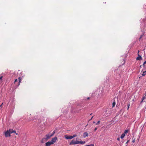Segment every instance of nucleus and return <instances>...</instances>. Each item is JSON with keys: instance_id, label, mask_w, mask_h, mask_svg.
<instances>
[{"instance_id": "nucleus-13", "label": "nucleus", "mask_w": 146, "mask_h": 146, "mask_svg": "<svg viewBox=\"0 0 146 146\" xmlns=\"http://www.w3.org/2000/svg\"><path fill=\"white\" fill-rule=\"evenodd\" d=\"M146 72V71L143 72V73L142 74V75L143 76H145L146 75V74H145Z\"/></svg>"}, {"instance_id": "nucleus-30", "label": "nucleus", "mask_w": 146, "mask_h": 146, "mask_svg": "<svg viewBox=\"0 0 146 146\" xmlns=\"http://www.w3.org/2000/svg\"><path fill=\"white\" fill-rule=\"evenodd\" d=\"M129 140H128V141H127V142H126V144L127 143H128V142H129Z\"/></svg>"}, {"instance_id": "nucleus-22", "label": "nucleus", "mask_w": 146, "mask_h": 146, "mask_svg": "<svg viewBox=\"0 0 146 146\" xmlns=\"http://www.w3.org/2000/svg\"><path fill=\"white\" fill-rule=\"evenodd\" d=\"M100 121H98L96 123V124L98 125L100 123Z\"/></svg>"}, {"instance_id": "nucleus-34", "label": "nucleus", "mask_w": 146, "mask_h": 146, "mask_svg": "<svg viewBox=\"0 0 146 146\" xmlns=\"http://www.w3.org/2000/svg\"><path fill=\"white\" fill-rule=\"evenodd\" d=\"M3 103H2V104H1V105L0 106V107L2 105Z\"/></svg>"}, {"instance_id": "nucleus-28", "label": "nucleus", "mask_w": 146, "mask_h": 146, "mask_svg": "<svg viewBox=\"0 0 146 146\" xmlns=\"http://www.w3.org/2000/svg\"><path fill=\"white\" fill-rule=\"evenodd\" d=\"M93 116H92V118H91V119H90L89 120V121H90V120H91L92 119V118H93Z\"/></svg>"}, {"instance_id": "nucleus-18", "label": "nucleus", "mask_w": 146, "mask_h": 146, "mask_svg": "<svg viewBox=\"0 0 146 146\" xmlns=\"http://www.w3.org/2000/svg\"><path fill=\"white\" fill-rule=\"evenodd\" d=\"M128 130H125L124 131V133H125V134H126L127 132H128Z\"/></svg>"}, {"instance_id": "nucleus-5", "label": "nucleus", "mask_w": 146, "mask_h": 146, "mask_svg": "<svg viewBox=\"0 0 146 146\" xmlns=\"http://www.w3.org/2000/svg\"><path fill=\"white\" fill-rule=\"evenodd\" d=\"M138 56L136 58L137 60H142V57L139 54H138Z\"/></svg>"}, {"instance_id": "nucleus-15", "label": "nucleus", "mask_w": 146, "mask_h": 146, "mask_svg": "<svg viewBox=\"0 0 146 146\" xmlns=\"http://www.w3.org/2000/svg\"><path fill=\"white\" fill-rule=\"evenodd\" d=\"M75 143H74V144H75V145L79 143V141H76Z\"/></svg>"}, {"instance_id": "nucleus-31", "label": "nucleus", "mask_w": 146, "mask_h": 146, "mask_svg": "<svg viewBox=\"0 0 146 146\" xmlns=\"http://www.w3.org/2000/svg\"><path fill=\"white\" fill-rule=\"evenodd\" d=\"M87 100H89V99H90V97H88V98H87Z\"/></svg>"}, {"instance_id": "nucleus-24", "label": "nucleus", "mask_w": 146, "mask_h": 146, "mask_svg": "<svg viewBox=\"0 0 146 146\" xmlns=\"http://www.w3.org/2000/svg\"><path fill=\"white\" fill-rule=\"evenodd\" d=\"M18 80H17V79H16L15 80V81H14V82L15 83L16 82H17V81Z\"/></svg>"}, {"instance_id": "nucleus-26", "label": "nucleus", "mask_w": 146, "mask_h": 146, "mask_svg": "<svg viewBox=\"0 0 146 146\" xmlns=\"http://www.w3.org/2000/svg\"><path fill=\"white\" fill-rule=\"evenodd\" d=\"M117 140L118 141H120V138H119V137H118V138H117Z\"/></svg>"}, {"instance_id": "nucleus-16", "label": "nucleus", "mask_w": 146, "mask_h": 146, "mask_svg": "<svg viewBox=\"0 0 146 146\" xmlns=\"http://www.w3.org/2000/svg\"><path fill=\"white\" fill-rule=\"evenodd\" d=\"M145 64H146V60L144 62L143 64V67H145Z\"/></svg>"}, {"instance_id": "nucleus-25", "label": "nucleus", "mask_w": 146, "mask_h": 146, "mask_svg": "<svg viewBox=\"0 0 146 146\" xmlns=\"http://www.w3.org/2000/svg\"><path fill=\"white\" fill-rule=\"evenodd\" d=\"M97 127H96V128H95L94 129V131H96L97 130Z\"/></svg>"}, {"instance_id": "nucleus-4", "label": "nucleus", "mask_w": 146, "mask_h": 146, "mask_svg": "<svg viewBox=\"0 0 146 146\" xmlns=\"http://www.w3.org/2000/svg\"><path fill=\"white\" fill-rule=\"evenodd\" d=\"M64 137H65V138L66 139H72V136H68V135H65Z\"/></svg>"}, {"instance_id": "nucleus-12", "label": "nucleus", "mask_w": 146, "mask_h": 146, "mask_svg": "<svg viewBox=\"0 0 146 146\" xmlns=\"http://www.w3.org/2000/svg\"><path fill=\"white\" fill-rule=\"evenodd\" d=\"M115 104H116L115 102L114 101L112 103V108L114 107L115 106Z\"/></svg>"}, {"instance_id": "nucleus-14", "label": "nucleus", "mask_w": 146, "mask_h": 146, "mask_svg": "<svg viewBox=\"0 0 146 146\" xmlns=\"http://www.w3.org/2000/svg\"><path fill=\"white\" fill-rule=\"evenodd\" d=\"M18 79H19V85L20 83V82H21V78L20 77H19L18 78Z\"/></svg>"}, {"instance_id": "nucleus-29", "label": "nucleus", "mask_w": 146, "mask_h": 146, "mask_svg": "<svg viewBox=\"0 0 146 146\" xmlns=\"http://www.w3.org/2000/svg\"><path fill=\"white\" fill-rule=\"evenodd\" d=\"M129 106H130V104H129V105H128V109H129Z\"/></svg>"}, {"instance_id": "nucleus-9", "label": "nucleus", "mask_w": 146, "mask_h": 146, "mask_svg": "<svg viewBox=\"0 0 146 146\" xmlns=\"http://www.w3.org/2000/svg\"><path fill=\"white\" fill-rule=\"evenodd\" d=\"M10 134L13 133H16V131H15L13 130L12 129H9V130Z\"/></svg>"}, {"instance_id": "nucleus-36", "label": "nucleus", "mask_w": 146, "mask_h": 146, "mask_svg": "<svg viewBox=\"0 0 146 146\" xmlns=\"http://www.w3.org/2000/svg\"><path fill=\"white\" fill-rule=\"evenodd\" d=\"M93 123H95V121H93Z\"/></svg>"}, {"instance_id": "nucleus-10", "label": "nucleus", "mask_w": 146, "mask_h": 146, "mask_svg": "<svg viewBox=\"0 0 146 146\" xmlns=\"http://www.w3.org/2000/svg\"><path fill=\"white\" fill-rule=\"evenodd\" d=\"M125 133H123L122 134V135H121L120 137L121 139H123L125 136Z\"/></svg>"}, {"instance_id": "nucleus-33", "label": "nucleus", "mask_w": 146, "mask_h": 146, "mask_svg": "<svg viewBox=\"0 0 146 146\" xmlns=\"http://www.w3.org/2000/svg\"><path fill=\"white\" fill-rule=\"evenodd\" d=\"M15 133V134H16L17 135L18 134V133H16H16Z\"/></svg>"}, {"instance_id": "nucleus-32", "label": "nucleus", "mask_w": 146, "mask_h": 146, "mask_svg": "<svg viewBox=\"0 0 146 146\" xmlns=\"http://www.w3.org/2000/svg\"><path fill=\"white\" fill-rule=\"evenodd\" d=\"M46 140H44L43 141V142H44V143L45 142V141H46Z\"/></svg>"}, {"instance_id": "nucleus-21", "label": "nucleus", "mask_w": 146, "mask_h": 146, "mask_svg": "<svg viewBox=\"0 0 146 146\" xmlns=\"http://www.w3.org/2000/svg\"><path fill=\"white\" fill-rule=\"evenodd\" d=\"M77 136V135L76 134H74L73 136H72V138L76 137Z\"/></svg>"}, {"instance_id": "nucleus-35", "label": "nucleus", "mask_w": 146, "mask_h": 146, "mask_svg": "<svg viewBox=\"0 0 146 146\" xmlns=\"http://www.w3.org/2000/svg\"><path fill=\"white\" fill-rule=\"evenodd\" d=\"M139 51L138 50V54H139Z\"/></svg>"}, {"instance_id": "nucleus-37", "label": "nucleus", "mask_w": 146, "mask_h": 146, "mask_svg": "<svg viewBox=\"0 0 146 146\" xmlns=\"http://www.w3.org/2000/svg\"><path fill=\"white\" fill-rule=\"evenodd\" d=\"M88 125V124H87V125H86V126H87V125Z\"/></svg>"}, {"instance_id": "nucleus-6", "label": "nucleus", "mask_w": 146, "mask_h": 146, "mask_svg": "<svg viewBox=\"0 0 146 146\" xmlns=\"http://www.w3.org/2000/svg\"><path fill=\"white\" fill-rule=\"evenodd\" d=\"M52 144H53L51 142H48L45 143V146H50Z\"/></svg>"}, {"instance_id": "nucleus-19", "label": "nucleus", "mask_w": 146, "mask_h": 146, "mask_svg": "<svg viewBox=\"0 0 146 146\" xmlns=\"http://www.w3.org/2000/svg\"><path fill=\"white\" fill-rule=\"evenodd\" d=\"M145 98V97H143L142 98V100L141 101V103H142V102H143V100H144V99Z\"/></svg>"}, {"instance_id": "nucleus-1", "label": "nucleus", "mask_w": 146, "mask_h": 146, "mask_svg": "<svg viewBox=\"0 0 146 146\" xmlns=\"http://www.w3.org/2000/svg\"><path fill=\"white\" fill-rule=\"evenodd\" d=\"M50 133L47 134L46 135L45 138H44L42 139L41 140V142L42 143H44V142H43V141L44 140H45L46 141H47L52 136H51V134H50Z\"/></svg>"}, {"instance_id": "nucleus-17", "label": "nucleus", "mask_w": 146, "mask_h": 146, "mask_svg": "<svg viewBox=\"0 0 146 146\" xmlns=\"http://www.w3.org/2000/svg\"><path fill=\"white\" fill-rule=\"evenodd\" d=\"M55 132H56V131L55 130H54L52 133L51 134V136H53L55 134Z\"/></svg>"}, {"instance_id": "nucleus-23", "label": "nucleus", "mask_w": 146, "mask_h": 146, "mask_svg": "<svg viewBox=\"0 0 146 146\" xmlns=\"http://www.w3.org/2000/svg\"><path fill=\"white\" fill-rule=\"evenodd\" d=\"M86 146H94V145L92 144H91L86 145Z\"/></svg>"}, {"instance_id": "nucleus-7", "label": "nucleus", "mask_w": 146, "mask_h": 146, "mask_svg": "<svg viewBox=\"0 0 146 146\" xmlns=\"http://www.w3.org/2000/svg\"><path fill=\"white\" fill-rule=\"evenodd\" d=\"M83 135L84 138H85L86 137H87L88 135V132H85L84 133Z\"/></svg>"}, {"instance_id": "nucleus-27", "label": "nucleus", "mask_w": 146, "mask_h": 146, "mask_svg": "<svg viewBox=\"0 0 146 146\" xmlns=\"http://www.w3.org/2000/svg\"><path fill=\"white\" fill-rule=\"evenodd\" d=\"M2 78H3L2 76H1V77H0V80H2Z\"/></svg>"}, {"instance_id": "nucleus-11", "label": "nucleus", "mask_w": 146, "mask_h": 146, "mask_svg": "<svg viewBox=\"0 0 146 146\" xmlns=\"http://www.w3.org/2000/svg\"><path fill=\"white\" fill-rule=\"evenodd\" d=\"M85 143V142L84 141H79V143H80L82 144H84Z\"/></svg>"}, {"instance_id": "nucleus-20", "label": "nucleus", "mask_w": 146, "mask_h": 146, "mask_svg": "<svg viewBox=\"0 0 146 146\" xmlns=\"http://www.w3.org/2000/svg\"><path fill=\"white\" fill-rule=\"evenodd\" d=\"M143 35H143H143H141L140 36V38H139V40L141 39V38H142L143 36Z\"/></svg>"}, {"instance_id": "nucleus-8", "label": "nucleus", "mask_w": 146, "mask_h": 146, "mask_svg": "<svg viewBox=\"0 0 146 146\" xmlns=\"http://www.w3.org/2000/svg\"><path fill=\"white\" fill-rule=\"evenodd\" d=\"M75 141H75L74 140H72V141L69 143V145H75V144H74Z\"/></svg>"}, {"instance_id": "nucleus-3", "label": "nucleus", "mask_w": 146, "mask_h": 146, "mask_svg": "<svg viewBox=\"0 0 146 146\" xmlns=\"http://www.w3.org/2000/svg\"><path fill=\"white\" fill-rule=\"evenodd\" d=\"M57 139V137H55L54 138H53L52 139V140L50 142L52 143V144H53L54 143H55L56 142Z\"/></svg>"}, {"instance_id": "nucleus-2", "label": "nucleus", "mask_w": 146, "mask_h": 146, "mask_svg": "<svg viewBox=\"0 0 146 146\" xmlns=\"http://www.w3.org/2000/svg\"><path fill=\"white\" fill-rule=\"evenodd\" d=\"M5 135L6 137H10L11 136L9 130H7L5 132Z\"/></svg>"}]
</instances>
